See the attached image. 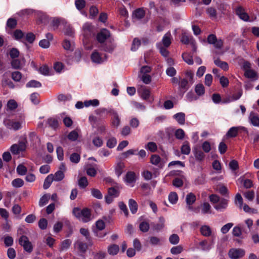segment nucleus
Masks as SVG:
<instances>
[{
	"label": "nucleus",
	"instance_id": "1",
	"mask_svg": "<svg viewBox=\"0 0 259 259\" xmlns=\"http://www.w3.org/2000/svg\"><path fill=\"white\" fill-rule=\"evenodd\" d=\"M24 122V119L22 118H14L10 116L4 120L5 125L8 128L14 131L21 129Z\"/></svg>",
	"mask_w": 259,
	"mask_h": 259
},
{
	"label": "nucleus",
	"instance_id": "2",
	"mask_svg": "<svg viewBox=\"0 0 259 259\" xmlns=\"http://www.w3.org/2000/svg\"><path fill=\"white\" fill-rule=\"evenodd\" d=\"M72 213L78 220L83 223L88 222L91 220V211L87 208L81 209L78 207H75L73 209Z\"/></svg>",
	"mask_w": 259,
	"mask_h": 259
},
{
	"label": "nucleus",
	"instance_id": "3",
	"mask_svg": "<svg viewBox=\"0 0 259 259\" xmlns=\"http://www.w3.org/2000/svg\"><path fill=\"white\" fill-rule=\"evenodd\" d=\"M82 41L84 44H88L89 38L94 35V27L90 23H85L82 27Z\"/></svg>",
	"mask_w": 259,
	"mask_h": 259
},
{
	"label": "nucleus",
	"instance_id": "4",
	"mask_svg": "<svg viewBox=\"0 0 259 259\" xmlns=\"http://www.w3.org/2000/svg\"><path fill=\"white\" fill-rule=\"evenodd\" d=\"M243 132L244 133L248 134V131L247 129L242 126H233L231 127L226 134V136L228 138H233L237 136L239 132Z\"/></svg>",
	"mask_w": 259,
	"mask_h": 259
},
{
	"label": "nucleus",
	"instance_id": "5",
	"mask_svg": "<svg viewBox=\"0 0 259 259\" xmlns=\"http://www.w3.org/2000/svg\"><path fill=\"white\" fill-rule=\"evenodd\" d=\"M245 251L241 248H232L230 249L228 255L231 259H239L245 255Z\"/></svg>",
	"mask_w": 259,
	"mask_h": 259
},
{
	"label": "nucleus",
	"instance_id": "6",
	"mask_svg": "<svg viewBox=\"0 0 259 259\" xmlns=\"http://www.w3.org/2000/svg\"><path fill=\"white\" fill-rule=\"evenodd\" d=\"M213 241L208 242L207 240L204 239L199 242L197 248L204 252H209L213 247Z\"/></svg>",
	"mask_w": 259,
	"mask_h": 259
},
{
	"label": "nucleus",
	"instance_id": "7",
	"mask_svg": "<svg viewBox=\"0 0 259 259\" xmlns=\"http://www.w3.org/2000/svg\"><path fill=\"white\" fill-rule=\"evenodd\" d=\"M19 244L22 246L24 249L28 252H31L32 251V245L31 243L29 241L27 237L22 235L19 239Z\"/></svg>",
	"mask_w": 259,
	"mask_h": 259
},
{
	"label": "nucleus",
	"instance_id": "8",
	"mask_svg": "<svg viewBox=\"0 0 259 259\" xmlns=\"http://www.w3.org/2000/svg\"><path fill=\"white\" fill-rule=\"evenodd\" d=\"M110 36V33L106 29H102L97 35V39L100 43L104 42Z\"/></svg>",
	"mask_w": 259,
	"mask_h": 259
},
{
	"label": "nucleus",
	"instance_id": "9",
	"mask_svg": "<svg viewBox=\"0 0 259 259\" xmlns=\"http://www.w3.org/2000/svg\"><path fill=\"white\" fill-rule=\"evenodd\" d=\"M151 163L158 166L159 168H161L164 165V162L158 155H152L150 157Z\"/></svg>",
	"mask_w": 259,
	"mask_h": 259
},
{
	"label": "nucleus",
	"instance_id": "10",
	"mask_svg": "<svg viewBox=\"0 0 259 259\" xmlns=\"http://www.w3.org/2000/svg\"><path fill=\"white\" fill-rule=\"evenodd\" d=\"M236 14L240 19L244 21H247L249 20V16L242 6H238L236 8Z\"/></svg>",
	"mask_w": 259,
	"mask_h": 259
},
{
	"label": "nucleus",
	"instance_id": "11",
	"mask_svg": "<svg viewBox=\"0 0 259 259\" xmlns=\"http://www.w3.org/2000/svg\"><path fill=\"white\" fill-rule=\"evenodd\" d=\"M237 182L242 184L243 187L246 189L250 188L253 186L252 181L245 178L244 176L240 177L237 180Z\"/></svg>",
	"mask_w": 259,
	"mask_h": 259
},
{
	"label": "nucleus",
	"instance_id": "12",
	"mask_svg": "<svg viewBox=\"0 0 259 259\" xmlns=\"http://www.w3.org/2000/svg\"><path fill=\"white\" fill-rule=\"evenodd\" d=\"M165 219L163 217L159 218L158 222L156 224L152 223L151 225L154 230L156 232L161 231L164 227Z\"/></svg>",
	"mask_w": 259,
	"mask_h": 259
},
{
	"label": "nucleus",
	"instance_id": "13",
	"mask_svg": "<svg viewBox=\"0 0 259 259\" xmlns=\"http://www.w3.org/2000/svg\"><path fill=\"white\" fill-rule=\"evenodd\" d=\"M172 36L170 32H167L163 36L161 42H160L164 47H168L171 42Z\"/></svg>",
	"mask_w": 259,
	"mask_h": 259
},
{
	"label": "nucleus",
	"instance_id": "14",
	"mask_svg": "<svg viewBox=\"0 0 259 259\" xmlns=\"http://www.w3.org/2000/svg\"><path fill=\"white\" fill-rule=\"evenodd\" d=\"M228 206V201L225 199H221L218 203L214 207L218 211H223Z\"/></svg>",
	"mask_w": 259,
	"mask_h": 259
},
{
	"label": "nucleus",
	"instance_id": "15",
	"mask_svg": "<svg viewBox=\"0 0 259 259\" xmlns=\"http://www.w3.org/2000/svg\"><path fill=\"white\" fill-rule=\"evenodd\" d=\"M214 63L224 71H226L229 70V67L228 64L226 62L221 60L220 59H214Z\"/></svg>",
	"mask_w": 259,
	"mask_h": 259
},
{
	"label": "nucleus",
	"instance_id": "16",
	"mask_svg": "<svg viewBox=\"0 0 259 259\" xmlns=\"http://www.w3.org/2000/svg\"><path fill=\"white\" fill-rule=\"evenodd\" d=\"M92 61L96 63L101 64L103 63L104 59L100 56L99 53L97 51H94L91 55Z\"/></svg>",
	"mask_w": 259,
	"mask_h": 259
},
{
	"label": "nucleus",
	"instance_id": "17",
	"mask_svg": "<svg viewBox=\"0 0 259 259\" xmlns=\"http://www.w3.org/2000/svg\"><path fill=\"white\" fill-rule=\"evenodd\" d=\"M138 92L141 94V97L144 100H148L149 98L150 91L144 86H142L138 89Z\"/></svg>",
	"mask_w": 259,
	"mask_h": 259
},
{
	"label": "nucleus",
	"instance_id": "18",
	"mask_svg": "<svg viewBox=\"0 0 259 259\" xmlns=\"http://www.w3.org/2000/svg\"><path fill=\"white\" fill-rule=\"evenodd\" d=\"M128 206L132 214H135L138 208V205L137 202L133 199L128 200Z\"/></svg>",
	"mask_w": 259,
	"mask_h": 259
},
{
	"label": "nucleus",
	"instance_id": "19",
	"mask_svg": "<svg viewBox=\"0 0 259 259\" xmlns=\"http://www.w3.org/2000/svg\"><path fill=\"white\" fill-rule=\"evenodd\" d=\"M201 234L205 237H209L211 235L212 231L210 227L207 225H203L200 229Z\"/></svg>",
	"mask_w": 259,
	"mask_h": 259
},
{
	"label": "nucleus",
	"instance_id": "20",
	"mask_svg": "<svg viewBox=\"0 0 259 259\" xmlns=\"http://www.w3.org/2000/svg\"><path fill=\"white\" fill-rule=\"evenodd\" d=\"M193 152L197 160L202 161L205 157V154L204 153L197 148H195L193 149Z\"/></svg>",
	"mask_w": 259,
	"mask_h": 259
},
{
	"label": "nucleus",
	"instance_id": "21",
	"mask_svg": "<svg viewBox=\"0 0 259 259\" xmlns=\"http://www.w3.org/2000/svg\"><path fill=\"white\" fill-rule=\"evenodd\" d=\"M108 252L110 255H116L119 250L118 245L113 244L109 246L107 248Z\"/></svg>",
	"mask_w": 259,
	"mask_h": 259
},
{
	"label": "nucleus",
	"instance_id": "22",
	"mask_svg": "<svg viewBox=\"0 0 259 259\" xmlns=\"http://www.w3.org/2000/svg\"><path fill=\"white\" fill-rule=\"evenodd\" d=\"M75 247L77 248L80 251L84 252L86 251L88 245L87 243L80 241L78 240L74 243Z\"/></svg>",
	"mask_w": 259,
	"mask_h": 259
},
{
	"label": "nucleus",
	"instance_id": "23",
	"mask_svg": "<svg viewBox=\"0 0 259 259\" xmlns=\"http://www.w3.org/2000/svg\"><path fill=\"white\" fill-rule=\"evenodd\" d=\"M72 241L70 239H65L61 242L59 251H63L67 250L71 245Z\"/></svg>",
	"mask_w": 259,
	"mask_h": 259
},
{
	"label": "nucleus",
	"instance_id": "24",
	"mask_svg": "<svg viewBox=\"0 0 259 259\" xmlns=\"http://www.w3.org/2000/svg\"><path fill=\"white\" fill-rule=\"evenodd\" d=\"M145 13L142 8L136 9L133 13V18L137 19H141L145 16Z\"/></svg>",
	"mask_w": 259,
	"mask_h": 259
},
{
	"label": "nucleus",
	"instance_id": "25",
	"mask_svg": "<svg viewBox=\"0 0 259 259\" xmlns=\"http://www.w3.org/2000/svg\"><path fill=\"white\" fill-rule=\"evenodd\" d=\"M136 181L135 173L132 171H128L125 177V181L128 184H133Z\"/></svg>",
	"mask_w": 259,
	"mask_h": 259
},
{
	"label": "nucleus",
	"instance_id": "26",
	"mask_svg": "<svg viewBox=\"0 0 259 259\" xmlns=\"http://www.w3.org/2000/svg\"><path fill=\"white\" fill-rule=\"evenodd\" d=\"M54 181V176L52 174H50L48 175L47 178L45 179L43 187L44 189H47L50 187L52 183Z\"/></svg>",
	"mask_w": 259,
	"mask_h": 259
},
{
	"label": "nucleus",
	"instance_id": "27",
	"mask_svg": "<svg viewBox=\"0 0 259 259\" xmlns=\"http://www.w3.org/2000/svg\"><path fill=\"white\" fill-rule=\"evenodd\" d=\"M242 232L247 233L248 232L244 229L241 230L240 226H235L232 230V234L234 236L240 237L242 234Z\"/></svg>",
	"mask_w": 259,
	"mask_h": 259
},
{
	"label": "nucleus",
	"instance_id": "28",
	"mask_svg": "<svg viewBox=\"0 0 259 259\" xmlns=\"http://www.w3.org/2000/svg\"><path fill=\"white\" fill-rule=\"evenodd\" d=\"M196 201V196L192 193L188 194L186 196V201L188 205H191Z\"/></svg>",
	"mask_w": 259,
	"mask_h": 259
},
{
	"label": "nucleus",
	"instance_id": "29",
	"mask_svg": "<svg viewBox=\"0 0 259 259\" xmlns=\"http://www.w3.org/2000/svg\"><path fill=\"white\" fill-rule=\"evenodd\" d=\"M125 167L124 164L123 162H119L117 164L115 170L116 175L117 177H119L123 172V169Z\"/></svg>",
	"mask_w": 259,
	"mask_h": 259
},
{
	"label": "nucleus",
	"instance_id": "30",
	"mask_svg": "<svg viewBox=\"0 0 259 259\" xmlns=\"http://www.w3.org/2000/svg\"><path fill=\"white\" fill-rule=\"evenodd\" d=\"M142 175L144 178L147 181L151 180L153 176H154V177H156L158 175L157 172H154L153 174L151 172L147 170H144L142 172Z\"/></svg>",
	"mask_w": 259,
	"mask_h": 259
},
{
	"label": "nucleus",
	"instance_id": "31",
	"mask_svg": "<svg viewBox=\"0 0 259 259\" xmlns=\"http://www.w3.org/2000/svg\"><path fill=\"white\" fill-rule=\"evenodd\" d=\"M206 13L209 17L212 19H215L217 17V13L216 10L212 7H209L206 10Z\"/></svg>",
	"mask_w": 259,
	"mask_h": 259
},
{
	"label": "nucleus",
	"instance_id": "32",
	"mask_svg": "<svg viewBox=\"0 0 259 259\" xmlns=\"http://www.w3.org/2000/svg\"><path fill=\"white\" fill-rule=\"evenodd\" d=\"M249 121L251 124L255 126H259V117L254 114H250L249 117Z\"/></svg>",
	"mask_w": 259,
	"mask_h": 259
},
{
	"label": "nucleus",
	"instance_id": "33",
	"mask_svg": "<svg viewBox=\"0 0 259 259\" xmlns=\"http://www.w3.org/2000/svg\"><path fill=\"white\" fill-rule=\"evenodd\" d=\"M7 107L8 110L13 111L17 108L18 104L15 100L11 99L8 102Z\"/></svg>",
	"mask_w": 259,
	"mask_h": 259
},
{
	"label": "nucleus",
	"instance_id": "34",
	"mask_svg": "<svg viewBox=\"0 0 259 259\" xmlns=\"http://www.w3.org/2000/svg\"><path fill=\"white\" fill-rule=\"evenodd\" d=\"M139 77L143 82L146 84H148L151 82L152 78L148 74L139 75Z\"/></svg>",
	"mask_w": 259,
	"mask_h": 259
},
{
	"label": "nucleus",
	"instance_id": "35",
	"mask_svg": "<svg viewBox=\"0 0 259 259\" xmlns=\"http://www.w3.org/2000/svg\"><path fill=\"white\" fill-rule=\"evenodd\" d=\"M157 48L159 50V52L162 56L164 57H167L169 55V52L164 47H163L161 43L157 44Z\"/></svg>",
	"mask_w": 259,
	"mask_h": 259
},
{
	"label": "nucleus",
	"instance_id": "36",
	"mask_svg": "<svg viewBox=\"0 0 259 259\" xmlns=\"http://www.w3.org/2000/svg\"><path fill=\"white\" fill-rule=\"evenodd\" d=\"M85 107H97L99 105V101L97 99L90 100L84 102Z\"/></svg>",
	"mask_w": 259,
	"mask_h": 259
},
{
	"label": "nucleus",
	"instance_id": "37",
	"mask_svg": "<svg viewBox=\"0 0 259 259\" xmlns=\"http://www.w3.org/2000/svg\"><path fill=\"white\" fill-rule=\"evenodd\" d=\"M184 61L189 65H192L194 63L192 56L188 53H184L182 55Z\"/></svg>",
	"mask_w": 259,
	"mask_h": 259
},
{
	"label": "nucleus",
	"instance_id": "38",
	"mask_svg": "<svg viewBox=\"0 0 259 259\" xmlns=\"http://www.w3.org/2000/svg\"><path fill=\"white\" fill-rule=\"evenodd\" d=\"M26 87L27 88H40L41 87V84L38 81L31 80L26 83Z\"/></svg>",
	"mask_w": 259,
	"mask_h": 259
},
{
	"label": "nucleus",
	"instance_id": "39",
	"mask_svg": "<svg viewBox=\"0 0 259 259\" xmlns=\"http://www.w3.org/2000/svg\"><path fill=\"white\" fill-rule=\"evenodd\" d=\"M190 147L187 142H185L181 147V152L183 154L188 155L190 152Z\"/></svg>",
	"mask_w": 259,
	"mask_h": 259
},
{
	"label": "nucleus",
	"instance_id": "40",
	"mask_svg": "<svg viewBox=\"0 0 259 259\" xmlns=\"http://www.w3.org/2000/svg\"><path fill=\"white\" fill-rule=\"evenodd\" d=\"M12 185L15 188H20L24 185V181L21 179L17 178L12 182Z\"/></svg>",
	"mask_w": 259,
	"mask_h": 259
},
{
	"label": "nucleus",
	"instance_id": "41",
	"mask_svg": "<svg viewBox=\"0 0 259 259\" xmlns=\"http://www.w3.org/2000/svg\"><path fill=\"white\" fill-rule=\"evenodd\" d=\"M168 200L172 204H176L178 200V196L176 192H171L168 196Z\"/></svg>",
	"mask_w": 259,
	"mask_h": 259
},
{
	"label": "nucleus",
	"instance_id": "42",
	"mask_svg": "<svg viewBox=\"0 0 259 259\" xmlns=\"http://www.w3.org/2000/svg\"><path fill=\"white\" fill-rule=\"evenodd\" d=\"M92 142L94 145L97 147H100L103 145V140L99 136L95 137L93 140Z\"/></svg>",
	"mask_w": 259,
	"mask_h": 259
},
{
	"label": "nucleus",
	"instance_id": "43",
	"mask_svg": "<svg viewBox=\"0 0 259 259\" xmlns=\"http://www.w3.org/2000/svg\"><path fill=\"white\" fill-rule=\"evenodd\" d=\"M195 91L198 96H202L204 94V87L202 84H198L196 85Z\"/></svg>",
	"mask_w": 259,
	"mask_h": 259
},
{
	"label": "nucleus",
	"instance_id": "44",
	"mask_svg": "<svg viewBox=\"0 0 259 259\" xmlns=\"http://www.w3.org/2000/svg\"><path fill=\"white\" fill-rule=\"evenodd\" d=\"M244 75L248 78H254L256 77L257 74L252 69H247L244 72Z\"/></svg>",
	"mask_w": 259,
	"mask_h": 259
},
{
	"label": "nucleus",
	"instance_id": "45",
	"mask_svg": "<svg viewBox=\"0 0 259 259\" xmlns=\"http://www.w3.org/2000/svg\"><path fill=\"white\" fill-rule=\"evenodd\" d=\"M180 241L179 236L176 234L171 235L169 237V241L171 244L176 245L178 244Z\"/></svg>",
	"mask_w": 259,
	"mask_h": 259
},
{
	"label": "nucleus",
	"instance_id": "46",
	"mask_svg": "<svg viewBox=\"0 0 259 259\" xmlns=\"http://www.w3.org/2000/svg\"><path fill=\"white\" fill-rule=\"evenodd\" d=\"M91 194L94 197L98 199H101L103 197L102 193L97 189H92Z\"/></svg>",
	"mask_w": 259,
	"mask_h": 259
},
{
	"label": "nucleus",
	"instance_id": "47",
	"mask_svg": "<svg viewBox=\"0 0 259 259\" xmlns=\"http://www.w3.org/2000/svg\"><path fill=\"white\" fill-rule=\"evenodd\" d=\"M67 137L69 140L75 141L78 137V134L76 130H73L68 134Z\"/></svg>",
	"mask_w": 259,
	"mask_h": 259
},
{
	"label": "nucleus",
	"instance_id": "48",
	"mask_svg": "<svg viewBox=\"0 0 259 259\" xmlns=\"http://www.w3.org/2000/svg\"><path fill=\"white\" fill-rule=\"evenodd\" d=\"M139 229L143 232H147L149 229V224L148 223L143 221L139 225Z\"/></svg>",
	"mask_w": 259,
	"mask_h": 259
},
{
	"label": "nucleus",
	"instance_id": "49",
	"mask_svg": "<svg viewBox=\"0 0 259 259\" xmlns=\"http://www.w3.org/2000/svg\"><path fill=\"white\" fill-rule=\"evenodd\" d=\"M53 176L55 181H60L64 178V173L62 170L57 171Z\"/></svg>",
	"mask_w": 259,
	"mask_h": 259
},
{
	"label": "nucleus",
	"instance_id": "50",
	"mask_svg": "<svg viewBox=\"0 0 259 259\" xmlns=\"http://www.w3.org/2000/svg\"><path fill=\"white\" fill-rule=\"evenodd\" d=\"M27 170V168L23 164H19L17 167V171L21 176L25 175Z\"/></svg>",
	"mask_w": 259,
	"mask_h": 259
},
{
	"label": "nucleus",
	"instance_id": "51",
	"mask_svg": "<svg viewBox=\"0 0 259 259\" xmlns=\"http://www.w3.org/2000/svg\"><path fill=\"white\" fill-rule=\"evenodd\" d=\"M183 250V247L181 245H178L172 247L170 249V252L173 254H178L181 253Z\"/></svg>",
	"mask_w": 259,
	"mask_h": 259
},
{
	"label": "nucleus",
	"instance_id": "52",
	"mask_svg": "<svg viewBox=\"0 0 259 259\" xmlns=\"http://www.w3.org/2000/svg\"><path fill=\"white\" fill-rule=\"evenodd\" d=\"M39 94L37 93H34L31 94L30 99L31 102L34 104H38L39 103Z\"/></svg>",
	"mask_w": 259,
	"mask_h": 259
},
{
	"label": "nucleus",
	"instance_id": "53",
	"mask_svg": "<svg viewBox=\"0 0 259 259\" xmlns=\"http://www.w3.org/2000/svg\"><path fill=\"white\" fill-rule=\"evenodd\" d=\"M212 167L217 171V173L220 174L221 172L222 166L221 163L217 160H214L212 162Z\"/></svg>",
	"mask_w": 259,
	"mask_h": 259
},
{
	"label": "nucleus",
	"instance_id": "54",
	"mask_svg": "<svg viewBox=\"0 0 259 259\" xmlns=\"http://www.w3.org/2000/svg\"><path fill=\"white\" fill-rule=\"evenodd\" d=\"M78 185L80 187L84 188L86 187L88 185V181L86 177H82L79 180L78 182Z\"/></svg>",
	"mask_w": 259,
	"mask_h": 259
},
{
	"label": "nucleus",
	"instance_id": "55",
	"mask_svg": "<svg viewBox=\"0 0 259 259\" xmlns=\"http://www.w3.org/2000/svg\"><path fill=\"white\" fill-rule=\"evenodd\" d=\"M180 124H184L185 123V114H175L173 116Z\"/></svg>",
	"mask_w": 259,
	"mask_h": 259
},
{
	"label": "nucleus",
	"instance_id": "56",
	"mask_svg": "<svg viewBox=\"0 0 259 259\" xmlns=\"http://www.w3.org/2000/svg\"><path fill=\"white\" fill-rule=\"evenodd\" d=\"M145 148L150 151L151 152H155L157 148L156 143L154 142H150L147 143L145 146Z\"/></svg>",
	"mask_w": 259,
	"mask_h": 259
},
{
	"label": "nucleus",
	"instance_id": "57",
	"mask_svg": "<svg viewBox=\"0 0 259 259\" xmlns=\"http://www.w3.org/2000/svg\"><path fill=\"white\" fill-rule=\"evenodd\" d=\"M140 45H141L140 40L137 38H134L133 41V43H132V47H131V50L132 51H137L138 50V48L139 47V46H140Z\"/></svg>",
	"mask_w": 259,
	"mask_h": 259
},
{
	"label": "nucleus",
	"instance_id": "58",
	"mask_svg": "<svg viewBox=\"0 0 259 259\" xmlns=\"http://www.w3.org/2000/svg\"><path fill=\"white\" fill-rule=\"evenodd\" d=\"M50 198V195L48 194H45L42 196L39 201V205L40 206H43L46 205L49 201Z\"/></svg>",
	"mask_w": 259,
	"mask_h": 259
},
{
	"label": "nucleus",
	"instance_id": "59",
	"mask_svg": "<svg viewBox=\"0 0 259 259\" xmlns=\"http://www.w3.org/2000/svg\"><path fill=\"white\" fill-rule=\"evenodd\" d=\"M12 78L15 81H19L22 78V74L19 71H14L12 73Z\"/></svg>",
	"mask_w": 259,
	"mask_h": 259
},
{
	"label": "nucleus",
	"instance_id": "60",
	"mask_svg": "<svg viewBox=\"0 0 259 259\" xmlns=\"http://www.w3.org/2000/svg\"><path fill=\"white\" fill-rule=\"evenodd\" d=\"M75 5L77 9L81 10L85 7V1L84 0H76Z\"/></svg>",
	"mask_w": 259,
	"mask_h": 259
},
{
	"label": "nucleus",
	"instance_id": "61",
	"mask_svg": "<svg viewBox=\"0 0 259 259\" xmlns=\"http://www.w3.org/2000/svg\"><path fill=\"white\" fill-rule=\"evenodd\" d=\"M211 206L208 203H204L202 205L201 212L203 214L210 213Z\"/></svg>",
	"mask_w": 259,
	"mask_h": 259
},
{
	"label": "nucleus",
	"instance_id": "62",
	"mask_svg": "<svg viewBox=\"0 0 259 259\" xmlns=\"http://www.w3.org/2000/svg\"><path fill=\"white\" fill-rule=\"evenodd\" d=\"M80 159V155L76 153H72L70 157V161L75 163H77L79 161Z\"/></svg>",
	"mask_w": 259,
	"mask_h": 259
},
{
	"label": "nucleus",
	"instance_id": "63",
	"mask_svg": "<svg viewBox=\"0 0 259 259\" xmlns=\"http://www.w3.org/2000/svg\"><path fill=\"white\" fill-rule=\"evenodd\" d=\"M132 105L133 108L137 109L139 111H143L145 108L144 105L137 102H133Z\"/></svg>",
	"mask_w": 259,
	"mask_h": 259
},
{
	"label": "nucleus",
	"instance_id": "64",
	"mask_svg": "<svg viewBox=\"0 0 259 259\" xmlns=\"http://www.w3.org/2000/svg\"><path fill=\"white\" fill-rule=\"evenodd\" d=\"M117 144V140L115 138H110L107 142V146L109 148H112L115 146Z\"/></svg>",
	"mask_w": 259,
	"mask_h": 259
}]
</instances>
